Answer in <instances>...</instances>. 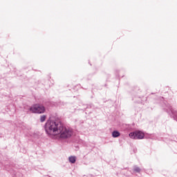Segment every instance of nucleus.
I'll use <instances>...</instances> for the list:
<instances>
[{"instance_id":"1","label":"nucleus","mask_w":177,"mask_h":177,"mask_svg":"<svg viewBox=\"0 0 177 177\" xmlns=\"http://www.w3.org/2000/svg\"><path fill=\"white\" fill-rule=\"evenodd\" d=\"M44 129L47 135L59 133L60 139H68L73 136V130L64 127L58 117L51 115L44 124Z\"/></svg>"},{"instance_id":"2","label":"nucleus","mask_w":177,"mask_h":177,"mask_svg":"<svg viewBox=\"0 0 177 177\" xmlns=\"http://www.w3.org/2000/svg\"><path fill=\"white\" fill-rule=\"evenodd\" d=\"M29 110L32 113H35L36 114H44L46 111L45 106L39 104L33 105Z\"/></svg>"},{"instance_id":"3","label":"nucleus","mask_w":177,"mask_h":177,"mask_svg":"<svg viewBox=\"0 0 177 177\" xmlns=\"http://www.w3.org/2000/svg\"><path fill=\"white\" fill-rule=\"evenodd\" d=\"M129 138L131 139H144L145 138V133L140 131H136L134 132H131L129 134Z\"/></svg>"},{"instance_id":"4","label":"nucleus","mask_w":177,"mask_h":177,"mask_svg":"<svg viewBox=\"0 0 177 177\" xmlns=\"http://www.w3.org/2000/svg\"><path fill=\"white\" fill-rule=\"evenodd\" d=\"M167 111L168 113H169L170 111V113H171L173 118H174V120L177 121V111L172 109V106H171L170 104L167 105Z\"/></svg>"},{"instance_id":"5","label":"nucleus","mask_w":177,"mask_h":177,"mask_svg":"<svg viewBox=\"0 0 177 177\" xmlns=\"http://www.w3.org/2000/svg\"><path fill=\"white\" fill-rule=\"evenodd\" d=\"M121 133H120V132L118 131H113L112 132V136L113 138H118L119 136H120Z\"/></svg>"},{"instance_id":"6","label":"nucleus","mask_w":177,"mask_h":177,"mask_svg":"<svg viewBox=\"0 0 177 177\" xmlns=\"http://www.w3.org/2000/svg\"><path fill=\"white\" fill-rule=\"evenodd\" d=\"M68 158L69 162H71V164H75V161H77V157L75 156H70Z\"/></svg>"},{"instance_id":"7","label":"nucleus","mask_w":177,"mask_h":177,"mask_svg":"<svg viewBox=\"0 0 177 177\" xmlns=\"http://www.w3.org/2000/svg\"><path fill=\"white\" fill-rule=\"evenodd\" d=\"M46 121V115H42L40 116V122H45Z\"/></svg>"},{"instance_id":"8","label":"nucleus","mask_w":177,"mask_h":177,"mask_svg":"<svg viewBox=\"0 0 177 177\" xmlns=\"http://www.w3.org/2000/svg\"><path fill=\"white\" fill-rule=\"evenodd\" d=\"M133 171H134V172H138L139 174V172H140L141 169L139 168V167L134 166Z\"/></svg>"}]
</instances>
